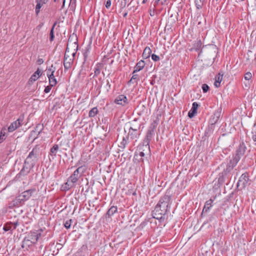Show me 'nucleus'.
<instances>
[{
  "label": "nucleus",
  "instance_id": "nucleus-1",
  "mask_svg": "<svg viewBox=\"0 0 256 256\" xmlns=\"http://www.w3.org/2000/svg\"><path fill=\"white\" fill-rule=\"evenodd\" d=\"M40 154V148L38 146H36L30 152L26 158L25 164L28 165L30 168H33L38 161V156Z\"/></svg>",
  "mask_w": 256,
  "mask_h": 256
},
{
  "label": "nucleus",
  "instance_id": "nucleus-2",
  "mask_svg": "<svg viewBox=\"0 0 256 256\" xmlns=\"http://www.w3.org/2000/svg\"><path fill=\"white\" fill-rule=\"evenodd\" d=\"M79 169L78 168L74 172V174L70 176L67 182L63 184L61 186V189L62 190H68L74 186L75 183L78 181L79 174Z\"/></svg>",
  "mask_w": 256,
  "mask_h": 256
},
{
  "label": "nucleus",
  "instance_id": "nucleus-3",
  "mask_svg": "<svg viewBox=\"0 0 256 256\" xmlns=\"http://www.w3.org/2000/svg\"><path fill=\"white\" fill-rule=\"evenodd\" d=\"M244 152L245 148L240 146L238 150L237 154L230 160V162L228 164L226 169V172H230L234 168L240 160V155H242Z\"/></svg>",
  "mask_w": 256,
  "mask_h": 256
},
{
  "label": "nucleus",
  "instance_id": "nucleus-4",
  "mask_svg": "<svg viewBox=\"0 0 256 256\" xmlns=\"http://www.w3.org/2000/svg\"><path fill=\"white\" fill-rule=\"evenodd\" d=\"M74 50H75V49H74ZM76 52L74 51L72 52L70 51L69 45L68 44L64 60V66L65 69L68 70L70 68L71 64L72 62V59L70 58V55H72V58H74L76 55Z\"/></svg>",
  "mask_w": 256,
  "mask_h": 256
},
{
  "label": "nucleus",
  "instance_id": "nucleus-5",
  "mask_svg": "<svg viewBox=\"0 0 256 256\" xmlns=\"http://www.w3.org/2000/svg\"><path fill=\"white\" fill-rule=\"evenodd\" d=\"M34 191V190H28L22 192L20 194L17 196L14 200V204L19 205L22 202L28 200L32 196V193Z\"/></svg>",
  "mask_w": 256,
  "mask_h": 256
},
{
  "label": "nucleus",
  "instance_id": "nucleus-6",
  "mask_svg": "<svg viewBox=\"0 0 256 256\" xmlns=\"http://www.w3.org/2000/svg\"><path fill=\"white\" fill-rule=\"evenodd\" d=\"M170 197L168 196L165 195L160 200L156 206L162 209L163 210L167 212L168 207L170 204Z\"/></svg>",
  "mask_w": 256,
  "mask_h": 256
},
{
  "label": "nucleus",
  "instance_id": "nucleus-7",
  "mask_svg": "<svg viewBox=\"0 0 256 256\" xmlns=\"http://www.w3.org/2000/svg\"><path fill=\"white\" fill-rule=\"evenodd\" d=\"M166 213V212L156 206L154 210L152 212V216L154 218L160 220L162 221L164 219V216Z\"/></svg>",
  "mask_w": 256,
  "mask_h": 256
},
{
  "label": "nucleus",
  "instance_id": "nucleus-8",
  "mask_svg": "<svg viewBox=\"0 0 256 256\" xmlns=\"http://www.w3.org/2000/svg\"><path fill=\"white\" fill-rule=\"evenodd\" d=\"M156 122L154 121V122L151 124L150 126L146 136V138L144 140V142H146V144H149L150 140H152V137L154 134V130L156 128Z\"/></svg>",
  "mask_w": 256,
  "mask_h": 256
},
{
  "label": "nucleus",
  "instance_id": "nucleus-9",
  "mask_svg": "<svg viewBox=\"0 0 256 256\" xmlns=\"http://www.w3.org/2000/svg\"><path fill=\"white\" fill-rule=\"evenodd\" d=\"M248 180L249 178L248 174H243L240 178L237 184V186H240L242 188H245L246 186Z\"/></svg>",
  "mask_w": 256,
  "mask_h": 256
},
{
  "label": "nucleus",
  "instance_id": "nucleus-10",
  "mask_svg": "<svg viewBox=\"0 0 256 256\" xmlns=\"http://www.w3.org/2000/svg\"><path fill=\"white\" fill-rule=\"evenodd\" d=\"M22 120L23 118H21V117H20L16 120L12 122L8 128V132H11L15 130L21 125V122H22Z\"/></svg>",
  "mask_w": 256,
  "mask_h": 256
},
{
  "label": "nucleus",
  "instance_id": "nucleus-11",
  "mask_svg": "<svg viewBox=\"0 0 256 256\" xmlns=\"http://www.w3.org/2000/svg\"><path fill=\"white\" fill-rule=\"evenodd\" d=\"M18 225L19 224L18 221H16L14 222H8L4 226L3 229L5 232L13 230H14L16 229Z\"/></svg>",
  "mask_w": 256,
  "mask_h": 256
},
{
  "label": "nucleus",
  "instance_id": "nucleus-12",
  "mask_svg": "<svg viewBox=\"0 0 256 256\" xmlns=\"http://www.w3.org/2000/svg\"><path fill=\"white\" fill-rule=\"evenodd\" d=\"M114 102L118 104L124 106L128 104V99L126 96L121 94L116 97Z\"/></svg>",
  "mask_w": 256,
  "mask_h": 256
},
{
  "label": "nucleus",
  "instance_id": "nucleus-13",
  "mask_svg": "<svg viewBox=\"0 0 256 256\" xmlns=\"http://www.w3.org/2000/svg\"><path fill=\"white\" fill-rule=\"evenodd\" d=\"M41 74V70L39 68H38L36 72L33 74L29 79L28 82V84H33L34 82L36 81L40 78Z\"/></svg>",
  "mask_w": 256,
  "mask_h": 256
},
{
  "label": "nucleus",
  "instance_id": "nucleus-14",
  "mask_svg": "<svg viewBox=\"0 0 256 256\" xmlns=\"http://www.w3.org/2000/svg\"><path fill=\"white\" fill-rule=\"evenodd\" d=\"M198 106V104H197V102H194L192 104V108L188 113V116H189V118H192L194 116V114L197 112Z\"/></svg>",
  "mask_w": 256,
  "mask_h": 256
},
{
  "label": "nucleus",
  "instance_id": "nucleus-15",
  "mask_svg": "<svg viewBox=\"0 0 256 256\" xmlns=\"http://www.w3.org/2000/svg\"><path fill=\"white\" fill-rule=\"evenodd\" d=\"M144 62L143 60H140L139 62L137 63L136 66H134L133 74H135L136 72L140 71L144 68Z\"/></svg>",
  "mask_w": 256,
  "mask_h": 256
},
{
  "label": "nucleus",
  "instance_id": "nucleus-16",
  "mask_svg": "<svg viewBox=\"0 0 256 256\" xmlns=\"http://www.w3.org/2000/svg\"><path fill=\"white\" fill-rule=\"evenodd\" d=\"M59 149V146L58 144H54V146L50 148V152L49 154V156H50L54 159L56 156L58 150Z\"/></svg>",
  "mask_w": 256,
  "mask_h": 256
},
{
  "label": "nucleus",
  "instance_id": "nucleus-17",
  "mask_svg": "<svg viewBox=\"0 0 256 256\" xmlns=\"http://www.w3.org/2000/svg\"><path fill=\"white\" fill-rule=\"evenodd\" d=\"M38 235H40V234H38L36 232H32L30 234L28 238L30 239L31 242H33L34 244H35L38 239Z\"/></svg>",
  "mask_w": 256,
  "mask_h": 256
},
{
  "label": "nucleus",
  "instance_id": "nucleus-18",
  "mask_svg": "<svg viewBox=\"0 0 256 256\" xmlns=\"http://www.w3.org/2000/svg\"><path fill=\"white\" fill-rule=\"evenodd\" d=\"M140 126L136 129H133V128L132 127L130 128L128 134L131 136L132 138H134L137 137V136L138 135V130Z\"/></svg>",
  "mask_w": 256,
  "mask_h": 256
},
{
  "label": "nucleus",
  "instance_id": "nucleus-19",
  "mask_svg": "<svg viewBox=\"0 0 256 256\" xmlns=\"http://www.w3.org/2000/svg\"><path fill=\"white\" fill-rule=\"evenodd\" d=\"M223 74H221L220 72L216 76V81L214 82V86L216 88H218L220 86V84L222 80Z\"/></svg>",
  "mask_w": 256,
  "mask_h": 256
},
{
  "label": "nucleus",
  "instance_id": "nucleus-20",
  "mask_svg": "<svg viewBox=\"0 0 256 256\" xmlns=\"http://www.w3.org/2000/svg\"><path fill=\"white\" fill-rule=\"evenodd\" d=\"M213 201L210 199L207 200L204 204V208L202 210V212H207L212 206Z\"/></svg>",
  "mask_w": 256,
  "mask_h": 256
},
{
  "label": "nucleus",
  "instance_id": "nucleus-21",
  "mask_svg": "<svg viewBox=\"0 0 256 256\" xmlns=\"http://www.w3.org/2000/svg\"><path fill=\"white\" fill-rule=\"evenodd\" d=\"M140 150L145 151L146 153L148 154L150 152L149 144H146V142L144 141L143 144L140 146Z\"/></svg>",
  "mask_w": 256,
  "mask_h": 256
},
{
  "label": "nucleus",
  "instance_id": "nucleus-22",
  "mask_svg": "<svg viewBox=\"0 0 256 256\" xmlns=\"http://www.w3.org/2000/svg\"><path fill=\"white\" fill-rule=\"evenodd\" d=\"M151 52L150 48L148 47H146L143 52L142 57L145 59L148 58L150 56Z\"/></svg>",
  "mask_w": 256,
  "mask_h": 256
},
{
  "label": "nucleus",
  "instance_id": "nucleus-23",
  "mask_svg": "<svg viewBox=\"0 0 256 256\" xmlns=\"http://www.w3.org/2000/svg\"><path fill=\"white\" fill-rule=\"evenodd\" d=\"M6 128H3L0 132V144L6 138Z\"/></svg>",
  "mask_w": 256,
  "mask_h": 256
},
{
  "label": "nucleus",
  "instance_id": "nucleus-24",
  "mask_svg": "<svg viewBox=\"0 0 256 256\" xmlns=\"http://www.w3.org/2000/svg\"><path fill=\"white\" fill-rule=\"evenodd\" d=\"M34 244L33 242H31L30 238H26L22 242V248H26L29 247L30 246H32Z\"/></svg>",
  "mask_w": 256,
  "mask_h": 256
},
{
  "label": "nucleus",
  "instance_id": "nucleus-25",
  "mask_svg": "<svg viewBox=\"0 0 256 256\" xmlns=\"http://www.w3.org/2000/svg\"><path fill=\"white\" fill-rule=\"evenodd\" d=\"M145 156V153L144 151H140L138 152H136L135 154L134 158L138 160H141L143 162L144 160L142 157Z\"/></svg>",
  "mask_w": 256,
  "mask_h": 256
},
{
  "label": "nucleus",
  "instance_id": "nucleus-26",
  "mask_svg": "<svg viewBox=\"0 0 256 256\" xmlns=\"http://www.w3.org/2000/svg\"><path fill=\"white\" fill-rule=\"evenodd\" d=\"M50 86H54L57 84V81L54 74L48 76Z\"/></svg>",
  "mask_w": 256,
  "mask_h": 256
},
{
  "label": "nucleus",
  "instance_id": "nucleus-27",
  "mask_svg": "<svg viewBox=\"0 0 256 256\" xmlns=\"http://www.w3.org/2000/svg\"><path fill=\"white\" fill-rule=\"evenodd\" d=\"M56 68L53 66V65H52L50 67H49L48 68L46 69V74L47 76H50L54 74V72L56 71Z\"/></svg>",
  "mask_w": 256,
  "mask_h": 256
},
{
  "label": "nucleus",
  "instance_id": "nucleus-28",
  "mask_svg": "<svg viewBox=\"0 0 256 256\" xmlns=\"http://www.w3.org/2000/svg\"><path fill=\"white\" fill-rule=\"evenodd\" d=\"M116 212H117V208L114 206H112L107 212L106 216H112Z\"/></svg>",
  "mask_w": 256,
  "mask_h": 256
},
{
  "label": "nucleus",
  "instance_id": "nucleus-29",
  "mask_svg": "<svg viewBox=\"0 0 256 256\" xmlns=\"http://www.w3.org/2000/svg\"><path fill=\"white\" fill-rule=\"evenodd\" d=\"M128 138H123L121 142L118 146L122 149H124L126 147V144H128Z\"/></svg>",
  "mask_w": 256,
  "mask_h": 256
},
{
  "label": "nucleus",
  "instance_id": "nucleus-30",
  "mask_svg": "<svg viewBox=\"0 0 256 256\" xmlns=\"http://www.w3.org/2000/svg\"><path fill=\"white\" fill-rule=\"evenodd\" d=\"M98 110L96 108H92L89 112V116L90 117H94L98 113Z\"/></svg>",
  "mask_w": 256,
  "mask_h": 256
},
{
  "label": "nucleus",
  "instance_id": "nucleus-31",
  "mask_svg": "<svg viewBox=\"0 0 256 256\" xmlns=\"http://www.w3.org/2000/svg\"><path fill=\"white\" fill-rule=\"evenodd\" d=\"M90 170V169L88 168V167L86 164L81 166V172H82V173L86 172L87 174H88Z\"/></svg>",
  "mask_w": 256,
  "mask_h": 256
},
{
  "label": "nucleus",
  "instance_id": "nucleus-32",
  "mask_svg": "<svg viewBox=\"0 0 256 256\" xmlns=\"http://www.w3.org/2000/svg\"><path fill=\"white\" fill-rule=\"evenodd\" d=\"M56 24H54L52 26V28L51 30H50V41H52L54 40V28L56 26Z\"/></svg>",
  "mask_w": 256,
  "mask_h": 256
},
{
  "label": "nucleus",
  "instance_id": "nucleus-33",
  "mask_svg": "<svg viewBox=\"0 0 256 256\" xmlns=\"http://www.w3.org/2000/svg\"><path fill=\"white\" fill-rule=\"evenodd\" d=\"M204 1V0H195L196 4L198 8L199 9L202 8Z\"/></svg>",
  "mask_w": 256,
  "mask_h": 256
},
{
  "label": "nucleus",
  "instance_id": "nucleus-34",
  "mask_svg": "<svg viewBox=\"0 0 256 256\" xmlns=\"http://www.w3.org/2000/svg\"><path fill=\"white\" fill-rule=\"evenodd\" d=\"M136 4L135 2L132 0L131 1L130 3L128 5V9L134 11Z\"/></svg>",
  "mask_w": 256,
  "mask_h": 256
},
{
  "label": "nucleus",
  "instance_id": "nucleus-35",
  "mask_svg": "<svg viewBox=\"0 0 256 256\" xmlns=\"http://www.w3.org/2000/svg\"><path fill=\"white\" fill-rule=\"evenodd\" d=\"M166 0H156L155 3H154V6H156V4L158 5H164L166 4Z\"/></svg>",
  "mask_w": 256,
  "mask_h": 256
},
{
  "label": "nucleus",
  "instance_id": "nucleus-36",
  "mask_svg": "<svg viewBox=\"0 0 256 256\" xmlns=\"http://www.w3.org/2000/svg\"><path fill=\"white\" fill-rule=\"evenodd\" d=\"M42 4L40 2L38 3L36 7V14H38L39 13Z\"/></svg>",
  "mask_w": 256,
  "mask_h": 256
},
{
  "label": "nucleus",
  "instance_id": "nucleus-37",
  "mask_svg": "<svg viewBox=\"0 0 256 256\" xmlns=\"http://www.w3.org/2000/svg\"><path fill=\"white\" fill-rule=\"evenodd\" d=\"M252 74L250 72H248L244 74V78L246 80H250L252 78Z\"/></svg>",
  "mask_w": 256,
  "mask_h": 256
},
{
  "label": "nucleus",
  "instance_id": "nucleus-38",
  "mask_svg": "<svg viewBox=\"0 0 256 256\" xmlns=\"http://www.w3.org/2000/svg\"><path fill=\"white\" fill-rule=\"evenodd\" d=\"M202 89L204 92H206L208 90L209 86L206 84H203L202 86Z\"/></svg>",
  "mask_w": 256,
  "mask_h": 256
},
{
  "label": "nucleus",
  "instance_id": "nucleus-39",
  "mask_svg": "<svg viewBox=\"0 0 256 256\" xmlns=\"http://www.w3.org/2000/svg\"><path fill=\"white\" fill-rule=\"evenodd\" d=\"M152 58L155 62L158 61L160 60L159 56L154 54H152Z\"/></svg>",
  "mask_w": 256,
  "mask_h": 256
},
{
  "label": "nucleus",
  "instance_id": "nucleus-40",
  "mask_svg": "<svg viewBox=\"0 0 256 256\" xmlns=\"http://www.w3.org/2000/svg\"><path fill=\"white\" fill-rule=\"evenodd\" d=\"M202 42H201L200 40V41H198L196 44H195V46L196 48V50H198L202 46Z\"/></svg>",
  "mask_w": 256,
  "mask_h": 256
},
{
  "label": "nucleus",
  "instance_id": "nucleus-41",
  "mask_svg": "<svg viewBox=\"0 0 256 256\" xmlns=\"http://www.w3.org/2000/svg\"><path fill=\"white\" fill-rule=\"evenodd\" d=\"M70 222H71V220H70V221H66L64 224V226H65L66 228H70Z\"/></svg>",
  "mask_w": 256,
  "mask_h": 256
},
{
  "label": "nucleus",
  "instance_id": "nucleus-42",
  "mask_svg": "<svg viewBox=\"0 0 256 256\" xmlns=\"http://www.w3.org/2000/svg\"><path fill=\"white\" fill-rule=\"evenodd\" d=\"M138 74H133V76H132V78H131V79H130V82H132V80H136V79H138Z\"/></svg>",
  "mask_w": 256,
  "mask_h": 256
},
{
  "label": "nucleus",
  "instance_id": "nucleus-43",
  "mask_svg": "<svg viewBox=\"0 0 256 256\" xmlns=\"http://www.w3.org/2000/svg\"><path fill=\"white\" fill-rule=\"evenodd\" d=\"M51 87L52 86H46L44 90V92H46V93L49 92L51 90Z\"/></svg>",
  "mask_w": 256,
  "mask_h": 256
},
{
  "label": "nucleus",
  "instance_id": "nucleus-44",
  "mask_svg": "<svg viewBox=\"0 0 256 256\" xmlns=\"http://www.w3.org/2000/svg\"><path fill=\"white\" fill-rule=\"evenodd\" d=\"M110 5H111V1H110V0H108L106 1V7L107 8H108L110 7Z\"/></svg>",
  "mask_w": 256,
  "mask_h": 256
},
{
  "label": "nucleus",
  "instance_id": "nucleus-45",
  "mask_svg": "<svg viewBox=\"0 0 256 256\" xmlns=\"http://www.w3.org/2000/svg\"><path fill=\"white\" fill-rule=\"evenodd\" d=\"M252 138L254 142H256V134H254V132H252Z\"/></svg>",
  "mask_w": 256,
  "mask_h": 256
},
{
  "label": "nucleus",
  "instance_id": "nucleus-46",
  "mask_svg": "<svg viewBox=\"0 0 256 256\" xmlns=\"http://www.w3.org/2000/svg\"><path fill=\"white\" fill-rule=\"evenodd\" d=\"M85 178L84 180L83 178L81 180L84 182L85 184H88V182L87 181V178Z\"/></svg>",
  "mask_w": 256,
  "mask_h": 256
},
{
  "label": "nucleus",
  "instance_id": "nucleus-47",
  "mask_svg": "<svg viewBox=\"0 0 256 256\" xmlns=\"http://www.w3.org/2000/svg\"><path fill=\"white\" fill-rule=\"evenodd\" d=\"M83 54H84V60H86V56H88L87 55V52H84Z\"/></svg>",
  "mask_w": 256,
  "mask_h": 256
},
{
  "label": "nucleus",
  "instance_id": "nucleus-48",
  "mask_svg": "<svg viewBox=\"0 0 256 256\" xmlns=\"http://www.w3.org/2000/svg\"><path fill=\"white\" fill-rule=\"evenodd\" d=\"M100 72V70L98 68H96L95 70V74H98Z\"/></svg>",
  "mask_w": 256,
  "mask_h": 256
},
{
  "label": "nucleus",
  "instance_id": "nucleus-49",
  "mask_svg": "<svg viewBox=\"0 0 256 256\" xmlns=\"http://www.w3.org/2000/svg\"><path fill=\"white\" fill-rule=\"evenodd\" d=\"M150 15L151 16H154V11H152L151 10H150Z\"/></svg>",
  "mask_w": 256,
  "mask_h": 256
},
{
  "label": "nucleus",
  "instance_id": "nucleus-50",
  "mask_svg": "<svg viewBox=\"0 0 256 256\" xmlns=\"http://www.w3.org/2000/svg\"><path fill=\"white\" fill-rule=\"evenodd\" d=\"M43 25V24H40L38 25V26H37V28H38L39 30L41 28V27Z\"/></svg>",
  "mask_w": 256,
  "mask_h": 256
},
{
  "label": "nucleus",
  "instance_id": "nucleus-51",
  "mask_svg": "<svg viewBox=\"0 0 256 256\" xmlns=\"http://www.w3.org/2000/svg\"><path fill=\"white\" fill-rule=\"evenodd\" d=\"M38 62H39V64H40L42 62H43V60L42 59H40L38 60Z\"/></svg>",
  "mask_w": 256,
  "mask_h": 256
},
{
  "label": "nucleus",
  "instance_id": "nucleus-52",
  "mask_svg": "<svg viewBox=\"0 0 256 256\" xmlns=\"http://www.w3.org/2000/svg\"><path fill=\"white\" fill-rule=\"evenodd\" d=\"M147 1V0H143L142 1V3L143 4H145L146 2Z\"/></svg>",
  "mask_w": 256,
  "mask_h": 256
},
{
  "label": "nucleus",
  "instance_id": "nucleus-53",
  "mask_svg": "<svg viewBox=\"0 0 256 256\" xmlns=\"http://www.w3.org/2000/svg\"><path fill=\"white\" fill-rule=\"evenodd\" d=\"M127 15V13H125L124 14V17H126Z\"/></svg>",
  "mask_w": 256,
  "mask_h": 256
},
{
  "label": "nucleus",
  "instance_id": "nucleus-54",
  "mask_svg": "<svg viewBox=\"0 0 256 256\" xmlns=\"http://www.w3.org/2000/svg\"><path fill=\"white\" fill-rule=\"evenodd\" d=\"M78 45H77L76 46V49L78 50Z\"/></svg>",
  "mask_w": 256,
  "mask_h": 256
},
{
  "label": "nucleus",
  "instance_id": "nucleus-55",
  "mask_svg": "<svg viewBox=\"0 0 256 256\" xmlns=\"http://www.w3.org/2000/svg\"><path fill=\"white\" fill-rule=\"evenodd\" d=\"M138 126H137V127H136V128H134L133 129H136V128H138Z\"/></svg>",
  "mask_w": 256,
  "mask_h": 256
},
{
  "label": "nucleus",
  "instance_id": "nucleus-56",
  "mask_svg": "<svg viewBox=\"0 0 256 256\" xmlns=\"http://www.w3.org/2000/svg\"><path fill=\"white\" fill-rule=\"evenodd\" d=\"M126 2H124V6H126Z\"/></svg>",
  "mask_w": 256,
  "mask_h": 256
},
{
  "label": "nucleus",
  "instance_id": "nucleus-57",
  "mask_svg": "<svg viewBox=\"0 0 256 256\" xmlns=\"http://www.w3.org/2000/svg\"><path fill=\"white\" fill-rule=\"evenodd\" d=\"M65 0H64V3Z\"/></svg>",
  "mask_w": 256,
  "mask_h": 256
},
{
  "label": "nucleus",
  "instance_id": "nucleus-58",
  "mask_svg": "<svg viewBox=\"0 0 256 256\" xmlns=\"http://www.w3.org/2000/svg\"><path fill=\"white\" fill-rule=\"evenodd\" d=\"M124 1H126V0H124Z\"/></svg>",
  "mask_w": 256,
  "mask_h": 256
}]
</instances>
